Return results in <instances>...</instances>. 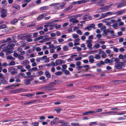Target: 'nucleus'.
<instances>
[{
  "instance_id": "obj_1",
  "label": "nucleus",
  "mask_w": 126,
  "mask_h": 126,
  "mask_svg": "<svg viewBox=\"0 0 126 126\" xmlns=\"http://www.w3.org/2000/svg\"><path fill=\"white\" fill-rule=\"evenodd\" d=\"M126 82V80H112L110 82L112 84H122Z\"/></svg>"
},
{
  "instance_id": "obj_2",
  "label": "nucleus",
  "mask_w": 126,
  "mask_h": 126,
  "mask_svg": "<svg viewBox=\"0 0 126 126\" xmlns=\"http://www.w3.org/2000/svg\"><path fill=\"white\" fill-rule=\"evenodd\" d=\"M24 92V90L23 88H20L16 90H11L10 92L13 94H17Z\"/></svg>"
},
{
  "instance_id": "obj_3",
  "label": "nucleus",
  "mask_w": 126,
  "mask_h": 126,
  "mask_svg": "<svg viewBox=\"0 0 126 126\" xmlns=\"http://www.w3.org/2000/svg\"><path fill=\"white\" fill-rule=\"evenodd\" d=\"M123 63L122 62L115 63V67L116 68L118 69H121L122 67Z\"/></svg>"
},
{
  "instance_id": "obj_4",
  "label": "nucleus",
  "mask_w": 126,
  "mask_h": 126,
  "mask_svg": "<svg viewBox=\"0 0 126 126\" xmlns=\"http://www.w3.org/2000/svg\"><path fill=\"white\" fill-rule=\"evenodd\" d=\"M110 7V5H108L103 7L100 8V9L102 10L101 12H104L108 11Z\"/></svg>"
},
{
  "instance_id": "obj_5",
  "label": "nucleus",
  "mask_w": 126,
  "mask_h": 126,
  "mask_svg": "<svg viewBox=\"0 0 126 126\" xmlns=\"http://www.w3.org/2000/svg\"><path fill=\"white\" fill-rule=\"evenodd\" d=\"M33 79V78H32L31 79H25L24 81V83L26 85H28L30 84L31 83V81Z\"/></svg>"
},
{
  "instance_id": "obj_6",
  "label": "nucleus",
  "mask_w": 126,
  "mask_h": 126,
  "mask_svg": "<svg viewBox=\"0 0 126 126\" xmlns=\"http://www.w3.org/2000/svg\"><path fill=\"white\" fill-rule=\"evenodd\" d=\"M1 83L3 84L6 85L8 83V82L6 80L4 77L1 78L0 79Z\"/></svg>"
},
{
  "instance_id": "obj_7",
  "label": "nucleus",
  "mask_w": 126,
  "mask_h": 126,
  "mask_svg": "<svg viewBox=\"0 0 126 126\" xmlns=\"http://www.w3.org/2000/svg\"><path fill=\"white\" fill-rule=\"evenodd\" d=\"M90 0H79L77 1V4H80L82 3L88 2Z\"/></svg>"
},
{
  "instance_id": "obj_8",
  "label": "nucleus",
  "mask_w": 126,
  "mask_h": 126,
  "mask_svg": "<svg viewBox=\"0 0 126 126\" xmlns=\"http://www.w3.org/2000/svg\"><path fill=\"white\" fill-rule=\"evenodd\" d=\"M94 57L92 55L89 56L88 58L89 62L91 63H94Z\"/></svg>"
},
{
  "instance_id": "obj_9",
  "label": "nucleus",
  "mask_w": 126,
  "mask_h": 126,
  "mask_svg": "<svg viewBox=\"0 0 126 126\" xmlns=\"http://www.w3.org/2000/svg\"><path fill=\"white\" fill-rule=\"evenodd\" d=\"M125 11V10H123L121 11L116 12L113 13V14H116V15H121L123 14L124 12Z\"/></svg>"
},
{
  "instance_id": "obj_10",
  "label": "nucleus",
  "mask_w": 126,
  "mask_h": 126,
  "mask_svg": "<svg viewBox=\"0 0 126 126\" xmlns=\"http://www.w3.org/2000/svg\"><path fill=\"white\" fill-rule=\"evenodd\" d=\"M13 7L18 10H19L20 8V6L19 5L16 4H13Z\"/></svg>"
},
{
  "instance_id": "obj_11",
  "label": "nucleus",
  "mask_w": 126,
  "mask_h": 126,
  "mask_svg": "<svg viewBox=\"0 0 126 126\" xmlns=\"http://www.w3.org/2000/svg\"><path fill=\"white\" fill-rule=\"evenodd\" d=\"M45 74L47 78H50L51 76L49 72L48 71H46L45 72Z\"/></svg>"
},
{
  "instance_id": "obj_12",
  "label": "nucleus",
  "mask_w": 126,
  "mask_h": 126,
  "mask_svg": "<svg viewBox=\"0 0 126 126\" xmlns=\"http://www.w3.org/2000/svg\"><path fill=\"white\" fill-rule=\"evenodd\" d=\"M93 113H96V112L95 111L89 110L87 111L83 112V114L84 115H87L88 114H90Z\"/></svg>"
},
{
  "instance_id": "obj_13",
  "label": "nucleus",
  "mask_w": 126,
  "mask_h": 126,
  "mask_svg": "<svg viewBox=\"0 0 126 126\" xmlns=\"http://www.w3.org/2000/svg\"><path fill=\"white\" fill-rule=\"evenodd\" d=\"M70 22H72L73 23L78 22L79 21L77 20V19L75 18H71L70 20Z\"/></svg>"
},
{
  "instance_id": "obj_14",
  "label": "nucleus",
  "mask_w": 126,
  "mask_h": 126,
  "mask_svg": "<svg viewBox=\"0 0 126 126\" xmlns=\"http://www.w3.org/2000/svg\"><path fill=\"white\" fill-rule=\"evenodd\" d=\"M29 63V61H28L27 59H25L23 61L21 62L22 64L25 65L27 64H28Z\"/></svg>"
},
{
  "instance_id": "obj_15",
  "label": "nucleus",
  "mask_w": 126,
  "mask_h": 126,
  "mask_svg": "<svg viewBox=\"0 0 126 126\" xmlns=\"http://www.w3.org/2000/svg\"><path fill=\"white\" fill-rule=\"evenodd\" d=\"M8 49H3L2 51H6V54H7V53H12L13 52V51L12 50H7Z\"/></svg>"
},
{
  "instance_id": "obj_16",
  "label": "nucleus",
  "mask_w": 126,
  "mask_h": 126,
  "mask_svg": "<svg viewBox=\"0 0 126 126\" xmlns=\"http://www.w3.org/2000/svg\"><path fill=\"white\" fill-rule=\"evenodd\" d=\"M126 6V3L118 5L117 6V8H120L122 7Z\"/></svg>"
},
{
  "instance_id": "obj_17",
  "label": "nucleus",
  "mask_w": 126,
  "mask_h": 126,
  "mask_svg": "<svg viewBox=\"0 0 126 126\" xmlns=\"http://www.w3.org/2000/svg\"><path fill=\"white\" fill-rule=\"evenodd\" d=\"M44 17V14H42L39 16L37 18V20L39 21L40 20L43 18Z\"/></svg>"
},
{
  "instance_id": "obj_18",
  "label": "nucleus",
  "mask_w": 126,
  "mask_h": 126,
  "mask_svg": "<svg viewBox=\"0 0 126 126\" xmlns=\"http://www.w3.org/2000/svg\"><path fill=\"white\" fill-rule=\"evenodd\" d=\"M57 62H56V61L55 63L53 62H51V65L52 66H56L59 65V63H58Z\"/></svg>"
},
{
  "instance_id": "obj_19",
  "label": "nucleus",
  "mask_w": 126,
  "mask_h": 126,
  "mask_svg": "<svg viewBox=\"0 0 126 126\" xmlns=\"http://www.w3.org/2000/svg\"><path fill=\"white\" fill-rule=\"evenodd\" d=\"M7 60H14L15 58L12 57V56L10 55L8 56L6 58Z\"/></svg>"
},
{
  "instance_id": "obj_20",
  "label": "nucleus",
  "mask_w": 126,
  "mask_h": 126,
  "mask_svg": "<svg viewBox=\"0 0 126 126\" xmlns=\"http://www.w3.org/2000/svg\"><path fill=\"white\" fill-rule=\"evenodd\" d=\"M61 126H71L69 125V123L67 122H63L61 125Z\"/></svg>"
},
{
  "instance_id": "obj_21",
  "label": "nucleus",
  "mask_w": 126,
  "mask_h": 126,
  "mask_svg": "<svg viewBox=\"0 0 126 126\" xmlns=\"http://www.w3.org/2000/svg\"><path fill=\"white\" fill-rule=\"evenodd\" d=\"M101 18H104L107 17L108 16V15L107 12L103 14H101Z\"/></svg>"
},
{
  "instance_id": "obj_22",
  "label": "nucleus",
  "mask_w": 126,
  "mask_h": 126,
  "mask_svg": "<svg viewBox=\"0 0 126 126\" xmlns=\"http://www.w3.org/2000/svg\"><path fill=\"white\" fill-rule=\"evenodd\" d=\"M37 102L36 100H34L32 101H30V102H28L25 103L23 104L24 105H26L27 104H29L31 103L35 102Z\"/></svg>"
},
{
  "instance_id": "obj_23",
  "label": "nucleus",
  "mask_w": 126,
  "mask_h": 126,
  "mask_svg": "<svg viewBox=\"0 0 126 126\" xmlns=\"http://www.w3.org/2000/svg\"><path fill=\"white\" fill-rule=\"evenodd\" d=\"M32 36V35L30 34H24V37H26V38H29L30 37H31Z\"/></svg>"
},
{
  "instance_id": "obj_24",
  "label": "nucleus",
  "mask_w": 126,
  "mask_h": 126,
  "mask_svg": "<svg viewBox=\"0 0 126 126\" xmlns=\"http://www.w3.org/2000/svg\"><path fill=\"white\" fill-rule=\"evenodd\" d=\"M75 96L74 95H72L70 96H67L66 97L67 98H69L70 99H74L75 98Z\"/></svg>"
},
{
  "instance_id": "obj_25",
  "label": "nucleus",
  "mask_w": 126,
  "mask_h": 126,
  "mask_svg": "<svg viewBox=\"0 0 126 126\" xmlns=\"http://www.w3.org/2000/svg\"><path fill=\"white\" fill-rule=\"evenodd\" d=\"M58 118L57 117H55L54 118V119L53 120V121H51L50 122V124L51 125H54L55 123L56 122V120L55 119H58Z\"/></svg>"
},
{
  "instance_id": "obj_26",
  "label": "nucleus",
  "mask_w": 126,
  "mask_h": 126,
  "mask_svg": "<svg viewBox=\"0 0 126 126\" xmlns=\"http://www.w3.org/2000/svg\"><path fill=\"white\" fill-rule=\"evenodd\" d=\"M56 62H60L59 63V64H62L63 63H65V61H63V60L62 61L60 59L56 60Z\"/></svg>"
},
{
  "instance_id": "obj_27",
  "label": "nucleus",
  "mask_w": 126,
  "mask_h": 126,
  "mask_svg": "<svg viewBox=\"0 0 126 126\" xmlns=\"http://www.w3.org/2000/svg\"><path fill=\"white\" fill-rule=\"evenodd\" d=\"M97 125V122H91L89 124V125L90 126H94Z\"/></svg>"
},
{
  "instance_id": "obj_28",
  "label": "nucleus",
  "mask_w": 126,
  "mask_h": 126,
  "mask_svg": "<svg viewBox=\"0 0 126 126\" xmlns=\"http://www.w3.org/2000/svg\"><path fill=\"white\" fill-rule=\"evenodd\" d=\"M17 20L15 18L14 20L11 22V23L12 24H13L17 22Z\"/></svg>"
},
{
  "instance_id": "obj_29",
  "label": "nucleus",
  "mask_w": 126,
  "mask_h": 126,
  "mask_svg": "<svg viewBox=\"0 0 126 126\" xmlns=\"http://www.w3.org/2000/svg\"><path fill=\"white\" fill-rule=\"evenodd\" d=\"M66 4V3L65 2H63L61 3L60 5V7H64Z\"/></svg>"
},
{
  "instance_id": "obj_30",
  "label": "nucleus",
  "mask_w": 126,
  "mask_h": 126,
  "mask_svg": "<svg viewBox=\"0 0 126 126\" xmlns=\"http://www.w3.org/2000/svg\"><path fill=\"white\" fill-rule=\"evenodd\" d=\"M64 72V74L66 75H68L70 74V72L68 70H62Z\"/></svg>"
},
{
  "instance_id": "obj_31",
  "label": "nucleus",
  "mask_w": 126,
  "mask_h": 126,
  "mask_svg": "<svg viewBox=\"0 0 126 126\" xmlns=\"http://www.w3.org/2000/svg\"><path fill=\"white\" fill-rule=\"evenodd\" d=\"M71 124L72 125L74 126H79V123H75L73 122L72 123H71Z\"/></svg>"
},
{
  "instance_id": "obj_32",
  "label": "nucleus",
  "mask_w": 126,
  "mask_h": 126,
  "mask_svg": "<svg viewBox=\"0 0 126 126\" xmlns=\"http://www.w3.org/2000/svg\"><path fill=\"white\" fill-rule=\"evenodd\" d=\"M39 124V123L38 122H33L32 123V125L33 126H38Z\"/></svg>"
},
{
  "instance_id": "obj_33",
  "label": "nucleus",
  "mask_w": 126,
  "mask_h": 126,
  "mask_svg": "<svg viewBox=\"0 0 126 126\" xmlns=\"http://www.w3.org/2000/svg\"><path fill=\"white\" fill-rule=\"evenodd\" d=\"M68 47L67 46H64L63 47V49L64 51H66L68 50Z\"/></svg>"
},
{
  "instance_id": "obj_34",
  "label": "nucleus",
  "mask_w": 126,
  "mask_h": 126,
  "mask_svg": "<svg viewBox=\"0 0 126 126\" xmlns=\"http://www.w3.org/2000/svg\"><path fill=\"white\" fill-rule=\"evenodd\" d=\"M47 6H45L42 7H41L40 8V9L41 11H43L47 9L46 7H47Z\"/></svg>"
},
{
  "instance_id": "obj_35",
  "label": "nucleus",
  "mask_w": 126,
  "mask_h": 126,
  "mask_svg": "<svg viewBox=\"0 0 126 126\" xmlns=\"http://www.w3.org/2000/svg\"><path fill=\"white\" fill-rule=\"evenodd\" d=\"M53 87V86L52 85H50L49 86H47V87L48 88V89H47V90L48 91H52L53 90V89H49L50 88H52Z\"/></svg>"
},
{
  "instance_id": "obj_36",
  "label": "nucleus",
  "mask_w": 126,
  "mask_h": 126,
  "mask_svg": "<svg viewBox=\"0 0 126 126\" xmlns=\"http://www.w3.org/2000/svg\"><path fill=\"white\" fill-rule=\"evenodd\" d=\"M7 26L3 24L0 25V29L5 28Z\"/></svg>"
},
{
  "instance_id": "obj_37",
  "label": "nucleus",
  "mask_w": 126,
  "mask_h": 126,
  "mask_svg": "<svg viewBox=\"0 0 126 126\" xmlns=\"http://www.w3.org/2000/svg\"><path fill=\"white\" fill-rule=\"evenodd\" d=\"M15 64V63L14 61H12L10 63H8V65L9 66L14 65Z\"/></svg>"
},
{
  "instance_id": "obj_38",
  "label": "nucleus",
  "mask_w": 126,
  "mask_h": 126,
  "mask_svg": "<svg viewBox=\"0 0 126 126\" xmlns=\"http://www.w3.org/2000/svg\"><path fill=\"white\" fill-rule=\"evenodd\" d=\"M57 23L54 24V26L56 28L58 29L60 28L61 27V25H59L57 26Z\"/></svg>"
},
{
  "instance_id": "obj_39",
  "label": "nucleus",
  "mask_w": 126,
  "mask_h": 126,
  "mask_svg": "<svg viewBox=\"0 0 126 126\" xmlns=\"http://www.w3.org/2000/svg\"><path fill=\"white\" fill-rule=\"evenodd\" d=\"M18 59L20 60H21L24 59V57L22 56H21L20 54H19L18 56Z\"/></svg>"
},
{
  "instance_id": "obj_40",
  "label": "nucleus",
  "mask_w": 126,
  "mask_h": 126,
  "mask_svg": "<svg viewBox=\"0 0 126 126\" xmlns=\"http://www.w3.org/2000/svg\"><path fill=\"white\" fill-rule=\"evenodd\" d=\"M44 36V37L45 38H44L43 39V40H45L46 41H48L49 40V39L50 38H48V37L47 36L44 35V36Z\"/></svg>"
},
{
  "instance_id": "obj_41",
  "label": "nucleus",
  "mask_w": 126,
  "mask_h": 126,
  "mask_svg": "<svg viewBox=\"0 0 126 126\" xmlns=\"http://www.w3.org/2000/svg\"><path fill=\"white\" fill-rule=\"evenodd\" d=\"M7 12L6 10L3 9L1 10V13H6Z\"/></svg>"
},
{
  "instance_id": "obj_42",
  "label": "nucleus",
  "mask_w": 126,
  "mask_h": 126,
  "mask_svg": "<svg viewBox=\"0 0 126 126\" xmlns=\"http://www.w3.org/2000/svg\"><path fill=\"white\" fill-rule=\"evenodd\" d=\"M56 111L57 113H60V112L62 110V109L61 108H58L56 109Z\"/></svg>"
},
{
  "instance_id": "obj_43",
  "label": "nucleus",
  "mask_w": 126,
  "mask_h": 126,
  "mask_svg": "<svg viewBox=\"0 0 126 126\" xmlns=\"http://www.w3.org/2000/svg\"><path fill=\"white\" fill-rule=\"evenodd\" d=\"M126 119L124 117H119L118 118L117 120H125Z\"/></svg>"
},
{
  "instance_id": "obj_44",
  "label": "nucleus",
  "mask_w": 126,
  "mask_h": 126,
  "mask_svg": "<svg viewBox=\"0 0 126 126\" xmlns=\"http://www.w3.org/2000/svg\"><path fill=\"white\" fill-rule=\"evenodd\" d=\"M12 86H12V85L7 86L5 87V89L6 90H7L9 88H10V89H13L12 88Z\"/></svg>"
},
{
  "instance_id": "obj_45",
  "label": "nucleus",
  "mask_w": 126,
  "mask_h": 126,
  "mask_svg": "<svg viewBox=\"0 0 126 126\" xmlns=\"http://www.w3.org/2000/svg\"><path fill=\"white\" fill-rule=\"evenodd\" d=\"M79 35L76 34H74L73 35V37L74 38H76L78 37Z\"/></svg>"
},
{
  "instance_id": "obj_46",
  "label": "nucleus",
  "mask_w": 126,
  "mask_h": 126,
  "mask_svg": "<svg viewBox=\"0 0 126 126\" xmlns=\"http://www.w3.org/2000/svg\"><path fill=\"white\" fill-rule=\"evenodd\" d=\"M15 46V44L13 43H12L11 44H9L8 45V46L10 47H12Z\"/></svg>"
},
{
  "instance_id": "obj_47",
  "label": "nucleus",
  "mask_w": 126,
  "mask_h": 126,
  "mask_svg": "<svg viewBox=\"0 0 126 126\" xmlns=\"http://www.w3.org/2000/svg\"><path fill=\"white\" fill-rule=\"evenodd\" d=\"M110 31L109 29H107L106 31L104 30V32L105 33V35H107V33H110Z\"/></svg>"
},
{
  "instance_id": "obj_48",
  "label": "nucleus",
  "mask_w": 126,
  "mask_h": 126,
  "mask_svg": "<svg viewBox=\"0 0 126 126\" xmlns=\"http://www.w3.org/2000/svg\"><path fill=\"white\" fill-rule=\"evenodd\" d=\"M62 74V73L61 71H58L55 73V75L57 76H58Z\"/></svg>"
},
{
  "instance_id": "obj_49",
  "label": "nucleus",
  "mask_w": 126,
  "mask_h": 126,
  "mask_svg": "<svg viewBox=\"0 0 126 126\" xmlns=\"http://www.w3.org/2000/svg\"><path fill=\"white\" fill-rule=\"evenodd\" d=\"M95 58L97 60H98L100 58V56L99 54L95 55Z\"/></svg>"
},
{
  "instance_id": "obj_50",
  "label": "nucleus",
  "mask_w": 126,
  "mask_h": 126,
  "mask_svg": "<svg viewBox=\"0 0 126 126\" xmlns=\"http://www.w3.org/2000/svg\"><path fill=\"white\" fill-rule=\"evenodd\" d=\"M104 0H100V1H99L96 2V3H97V4L98 5L100 4L103 2H104V1H103Z\"/></svg>"
},
{
  "instance_id": "obj_51",
  "label": "nucleus",
  "mask_w": 126,
  "mask_h": 126,
  "mask_svg": "<svg viewBox=\"0 0 126 126\" xmlns=\"http://www.w3.org/2000/svg\"><path fill=\"white\" fill-rule=\"evenodd\" d=\"M110 60L108 59H106L104 61V62L106 63H108L110 62Z\"/></svg>"
},
{
  "instance_id": "obj_52",
  "label": "nucleus",
  "mask_w": 126,
  "mask_h": 126,
  "mask_svg": "<svg viewBox=\"0 0 126 126\" xmlns=\"http://www.w3.org/2000/svg\"><path fill=\"white\" fill-rule=\"evenodd\" d=\"M89 26L90 28H93L94 29L95 28H94L95 25L94 24V23L91 24Z\"/></svg>"
},
{
  "instance_id": "obj_53",
  "label": "nucleus",
  "mask_w": 126,
  "mask_h": 126,
  "mask_svg": "<svg viewBox=\"0 0 126 126\" xmlns=\"http://www.w3.org/2000/svg\"><path fill=\"white\" fill-rule=\"evenodd\" d=\"M19 75L22 77L24 76L25 78L30 77L29 76H25V74L22 73H20Z\"/></svg>"
},
{
  "instance_id": "obj_54",
  "label": "nucleus",
  "mask_w": 126,
  "mask_h": 126,
  "mask_svg": "<svg viewBox=\"0 0 126 126\" xmlns=\"http://www.w3.org/2000/svg\"><path fill=\"white\" fill-rule=\"evenodd\" d=\"M102 56L103 58H105L107 56V55L105 52H104L102 54Z\"/></svg>"
},
{
  "instance_id": "obj_55",
  "label": "nucleus",
  "mask_w": 126,
  "mask_h": 126,
  "mask_svg": "<svg viewBox=\"0 0 126 126\" xmlns=\"http://www.w3.org/2000/svg\"><path fill=\"white\" fill-rule=\"evenodd\" d=\"M37 73L39 75H41L43 74V72L42 71H38L37 72Z\"/></svg>"
},
{
  "instance_id": "obj_56",
  "label": "nucleus",
  "mask_w": 126,
  "mask_h": 126,
  "mask_svg": "<svg viewBox=\"0 0 126 126\" xmlns=\"http://www.w3.org/2000/svg\"><path fill=\"white\" fill-rule=\"evenodd\" d=\"M117 112L116 111H110L107 112H106V113L107 114H109V113H116Z\"/></svg>"
},
{
  "instance_id": "obj_57",
  "label": "nucleus",
  "mask_w": 126,
  "mask_h": 126,
  "mask_svg": "<svg viewBox=\"0 0 126 126\" xmlns=\"http://www.w3.org/2000/svg\"><path fill=\"white\" fill-rule=\"evenodd\" d=\"M82 14H79L76 15L75 16V17L76 18L82 16L83 15Z\"/></svg>"
},
{
  "instance_id": "obj_58",
  "label": "nucleus",
  "mask_w": 126,
  "mask_h": 126,
  "mask_svg": "<svg viewBox=\"0 0 126 126\" xmlns=\"http://www.w3.org/2000/svg\"><path fill=\"white\" fill-rule=\"evenodd\" d=\"M82 59V58L81 57H79L77 58H76L75 59V61H77L79 60H80Z\"/></svg>"
},
{
  "instance_id": "obj_59",
  "label": "nucleus",
  "mask_w": 126,
  "mask_h": 126,
  "mask_svg": "<svg viewBox=\"0 0 126 126\" xmlns=\"http://www.w3.org/2000/svg\"><path fill=\"white\" fill-rule=\"evenodd\" d=\"M7 14H1L0 16L2 18H4L7 16Z\"/></svg>"
},
{
  "instance_id": "obj_60",
  "label": "nucleus",
  "mask_w": 126,
  "mask_h": 126,
  "mask_svg": "<svg viewBox=\"0 0 126 126\" xmlns=\"http://www.w3.org/2000/svg\"><path fill=\"white\" fill-rule=\"evenodd\" d=\"M118 57H119V59H124V55H122L121 54H120L119 55Z\"/></svg>"
},
{
  "instance_id": "obj_61",
  "label": "nucleus",
  "mask_w": 126,
  "mask_h": 126,
  "mask_svg": "<svg viewBox=\"0 0 126 126\" xmlns=\"http://www.w3.org/2000/svg\"><path fill=\"white\" fill-rule=\"evenodd\" d=\"M37 67H35L34 68H32L31 69L29 70V71H35L37 70Z\"/></svg>"
},
{
  "instance_id": "obj_62",
  "label": "nucleus",
  "mask_w": 126,
  "mask_h": 126,
  "mask_svg": "<svg viewBox=\"0 0 126 126\" xmlns=\"http://www.w3.org/2000/svg\"><path fill=\"white\" fill-rule=\"evenodd\" d=\"M17 68L18 69H21L23 68V66L21 65H18L17 66Z\"/></svg>"
},
{
  "instance_id": "obj_63",
  "label": "nucleus",
  "mask_w": 126,
  "mask_h": 126,
  "mask_svg": "<svg viewBox=\"0 0 126 126\" xmlns=\"http://www.w3.org/2000/svg\"><path fill=\"white\" fill-rule=\"evenodd\" d=\"M113 50L115 52L117 53L118 52V49L116 47H114L113 48Z\"/></svg>"
},
{
  "instance_id": "obj_64",
  "label": "nucleus",
  "mask_w": 126,
  "mask_h": 126,
  "mask_svg": "<svg viewBox=\"0 0 126 126\" xmlns=\"http://www.w3.org/2000/svg\"><path fill=\"white\" fill-rule=\"evenodd\" d=\"M77 33L79 35H81L82 34V33L80 30H77Z\"/></svg>"
}]
</instances>
